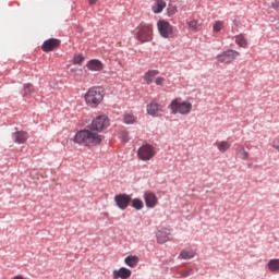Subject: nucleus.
<instances>
[{
  "mask_svg": "<svg viewBox=\"0 0 279 279\" xmlns=\"http://www.w3.org/2000/svg\"><path fill=\"white\" fill-rule=\"evenodd\" d=\"M84 62V56L82 54H75L73 58V63L74 64H82Z\"/></svg>",
  "mask_w": 279,
  "mask_h": 279,
  "instance_id": "30",
  "label": "nucleus"
},
{
  "mask_svg": "<svg viewBox=\"0 0 279 279\" xmlns=\"http://www.w3.org/2000/svg\"><path fill=\"white\" fill-rule=\"evenodd\" d=\"M157 243L163 244L171 241V231L169 229H161L157 232Z\"/></svg>",
  "mask_w": 279,
  "mask_h": 279,
  "instance_id": "13",
  "label": "nucleus"
},
{
  "mask_svg": "<svg viewBox=\"0 0 279 279\" xmlns=\"http://www.w3.org/2000/svg\"><path fill=\"white\" fill-rule=\"evenodd\" d=\"M25 89V94L27 95V93H32V90H34V86L32 84H26L24 86Z\"/></svg>",
  "mask_w": 279,
  "mask_h": 279,
  "instance_id": "32",
  "label": "nucleus"
},
{
  "mask_svg": "<svg viewBox=\"0 0 279 279\" xmlns=\"http://www.w3.org/2000/svg\"><path fill=\"white\" fill-rule=\"evenodd\" d=\"M97 1H99V0H88V3H89V5H95V3H97Z\"/></svg>",
  "mask_w": 279,
  "mask_h": 279,
  "instance_id": "35",
  "label": "nucleus"
},
{
  "mask_svg": "<svg viewBox=\"0 0 279 279\" xmlns=\"http://www.w3.org/2000/svg\"><path fill=\"white\" fill-rule=\"evenodd\" d=\"M235 43L239 47H242V49H247L248 47L247 38H245L243 34L235 36Z\"/></svg>",
  "mask_w": 279,
  "mask_h": 279,
  "instance_id": "21",
  "label": "nucleus"
},
{
  "mask_svg": "<svg viewBox=\"0 0 279 279\" xmlns=\"http://www.w3.org/2000/svg\"><path fill=\"white\" fill-rule=\"evenodd\" d=\"M60 47V40L56 38H50L44 41L41 49L43 51L49 52L53 51V49H58Z\"/></svg>",
  "mask_w": 279,
  "mask_h": 279,
  "instance_id": "12",
  "label": "nucleus"
},
{
  "mask_svg": "<svg viewBox=\"0 0 279 279\" xmlns=\"http://www.w3.org/2000/svg\"><path fill=\"white\" fill-rule=\"evenodd\" d=\"M124 263L129 267H136L138 265V257H136V256H128V257H125Z\"/></svg>",
  "mask_w": 279,
  "mask_h": 279,
  "instance_id": "22",
  "label": "nucleus"
},
{
  "mask_svg": "<svg viewBox=\"0 0 279 279\" xmlns=\"http://www.w3.org/2000/svg\"><path fill=\"white\" fill-rule=\"evenodd\" d=\"M104 101V92L101 88L92 87L85 94V102L89 108H97Z\"/></svg>",
  "mask_w": 279,
  "mask_h": 279,
  "instance_id": "2",
  "label": "nucleus"
},
{
  "mask_svg": "<svg viewBox=\"0 0 279 279\" xmlns=\"http://www.w3.org/2000/svg\"><path fill=\"white\" fill-rule=\"evenodd\" d=\"M165 8H167V2H165V0H157L155 5H153V12L155 14H160Z\"/></svg>",
  "mask_w": 279,
  "mask_h": 279,
  "instance_id": "19",
  "label": "nucleus"
},
{
  "mask_svg": "<svg viewBox=\"0 0 279 279\" xmlns=\"http://www.w3.org/2000/svg\"><path fill=\"white\" fill-rule=\"evenodd\" d=\"M130 276H132V270L125 268V267H122L118 270H113V279H128L130 278Z\"/></svg>",
  "mask_w": 279,
  "mask_h": 279,
  "instance_id": "15",
  "label": "nucleus"
},
{
  "mask_svg": "<svg viewBox=\"0 0 279 279\" xmlns=\"http://www.w3.org/2000/svg\"><path fill=\"white\" fill-rule=\"evenodd\" d=\"M187 26L190 27V29L192 32H199L202 29V26L199 25L197 20H192V21L187 22Z\"/></svg>",
  "mask_w": 279,
  "mask_h": 279,
  "instance_id": "24",
  "label": "nucleus"
},
{
  "mask_svg": "<svg viewBox=\"0 0 279 279\" xmlns=\"http://www.w3.org/2000/svg\"><path fill=\"white\" fill-rule=\"evenodd\" d=\"M241 53L236 50H227L222 52L221 54L217 56L218 62H221V64H230V62H233V60H236Z\"/></svg>",
  "mask_w": 279,
  "mask_h": 279,
  "instance_id": "6",
  "label": "nucleus"
},
{
  "mask_svg": "<svg viewBox=\"0 0 279 279\" xmlns=\"http://www.w3.org/2000/svg\"><path fill=\"white\" fill-rule=\"evenodd\" d=\"M175 12H178V10L175 9V7L170 11V14H175Z\"/></svg>",
  "mask_w": 279,
  "mask_h": 279,
  "instance_id": "36",
  "label": "nucleus"
},
{
  "mask_svg": "<svg viewBox=\"0 0 279 279\" xmlns=\"http://www.w3.org/2000/svg\"><path fill=\"white\" fill-rule=\"evenodd\" d=\"M154 156H156V148L150 144H144L137 150V158L144 162L151 160Z\"/></svg>",
  "mask_w": 279,
  "mask_h": 279,
  "instance_id": "5",
  "label": "nucleus"
},
{
  "mask_svg": "<svg viewBox=\"0 0 279 279\" xmlns=\"http://www.w3.org/2000/svg\"><path fill=\"white\" fill-rule=\"evenodd\" d=\"M119 138H121L122 143H129L130 142V133L128 131L120 132Z\"/></svg>",
  "mask_w": 279,
  "mask_h": 279,
  "instance_id": "29",
  "label": "nucleus"
},
{
  "mask_svg": "<svg viewBox=\"0 0 279 279\" xmlns=\"http://www.w3.org/2000/svg\"><path fill=\"white\" fill-rule=\"evenodd\" d=\"M179 258L191 260V258H195V251L193 248H184L181 251Z\"/></svg>",
  "mask_w": 279,
  "mask_h": 279,
  "instance_id": "17",
  "label": "nucleus"
},
{
  "mask_svg": "<svg viewBox=\"0 0 279 279\" xmlns=\"http://www.w3.org/2000/svg\"><path fill=\"white\" fill-rule=\"evenodd\" d=\"M272 147H274L275 149H278V150H279V140H275V141L272 142Z\"/></svg>",
  "mask_w": 279,
  "mask_h": 279,
  "instance_id": "33",
  "label": "nucleus"
},
{
  "mask_svg": "<svg viewBox=\"0 0 279 279\" xmlns=\"http://www.w3.org/2000/svg\"><path fill=\"white\" fill-rule=\"evenodd\" d=\"M132 208H135V210H143V202L141 198H134L132 201Z\"/></svg>",
  "mask_w": 279,
  "mask_h": 279,
  "instance_id": "27",
  "label": "nucleus"
},
{
  "mask_svg": "<svg viewBox=\"0 0 279 279\" xmlns=\"http://www.w3.org/2000/svg\"><path fill=\"white\" fill-rule=\"evenodd\" d=\"M169 108L172 114H190L193 110V104L189 101H182V98H177L171 101Z\"/></svg>",
  "mask_w": 279,
  "mask_h": 279,
  "instance_id": "3",
  "label": "nucleus"
},
{
  "mask_svg": "<svg viewBox=\"0 0 279 279\" xmlns=\"http://www.w3.org/2000/svg\"><path fill=\"white\" fill-rule=\"evenodd\" d=\"M144 202L146 204V208H156L158 206V196L153 192H146L144 194Z\"/></svg>",
  "mask_w": 279,
  "mask_h": 279,
  "instance_id": "10",
  "label": "nucleus"
},
{
  "mask_svg": "<svg viewBox=\"0 0 279 279\" xmlns=\"http://www.w3.org/2000/svg\"><path fill=\"white\" fill-rule=\"evenodd\" d=\"M154 34V26L151 24L138 26V32L136 34V39L140 43H149L151 40V36Z\"/></svg>",
  "mask_w": 279,
  "mask_h": 279,
  "instance_id": "4",
  "label": "nucleus"
},
{
  "mask_svg": "<svg viewBox=\"0 0 279 279\" xmlns=\"http://www.w3.org/2000/svg\"><path fill=\"white\" fill-rule=\"evenodd\" d=\"M155 84H156L157 86H165V77H157V78L155 80Z\"/></svg>",
  "mask_w": 279,
  "mask_h": 279,
  "instance_id": "31",
  "label": "nucleus"
},
{
  "mask_svg": "<svg viewBox=\"0 0 279 279\" xmlns=\"http://www.w3.org/2000/svg\"><path fill=\"white\" fill-rule=\"evenodd\" d=\"M222 29H223V22H221V21H216V22L214 23V26H213V32L219 33V32L222 31Z\"/></svg>",
  "mask_w": 279,
  "mask_h": 279,
  "instance_id": "28",
  "label": "nucleus"
},
{
  "mask_svg": "<svg viewBox=\"0 0 279 279\" xmlns=\"http://www.w3.org/2000/svg\"><path fill=\"white\" fill-rule=\"evenodd\" d=\"M77 32L82 33V32H83V29H82V28H77Z\"/></svg>",
  "mask_w": 279,
  "mask_h": 279,
  "instance_id": "37",
  "label": "nucleus"
},
{
  "mask_svg": "<svg viewBox=\"0 0 279 279\" xmlns=\"http://www.w3.org/2000/svg\"><path fill=\"white\" fill-rule=\"evenodd\" d=\"M114 202L118 208H120V210H125V208L130 206V202H132V197H130V195H126V194H119L114 196Z\"/></svg>",
  "mask_w": 279,
  "mask_h": 279,
  "instance_id": "9",
  "label": "nucleus"
},
{
  "mask_svg": "<svg viewBox=\"0 0 279 279\" xmlns=\"http://www.w3.org/2000/svg\"><path fill=\"white\" fill-rule=\"evenodd\" d=\"M268 269L272 272H279V259H270L268 262Z\"/></svg>",
  "mask_w": 279,
  "mask_h": 279,
  "instance_id": "23",
  "label": "nucleus"
},
{
  "mask_svg": "<svg viewBox=\"0 0 279 279\" xmlns=\"http://www.w3.org/2000/svg\"><path fill=\"white\" fill-rule=\"evenodd\" d=\"M158 32L162 38H169L173 34V26L165 20L157 23Z\"/></svg>",
  "mask_w": 279,
  "mask_h": 279,
  "instance_id": "8",
  "label": "nucleus"
},
{
  "mask_svg": "<svg viewBox=\"0 0 279 279\" xmlns=\"http://www.w3.org/2000/svg\"><path fill=\"white\" fill-rule=\"evenodd\" d=\"M110 125V121L108 120V117L106 116H98L93 122H92V130L95 132H104L106 128Z\"/></svg>",
  "mask_w": 279,
  "mask_h": 279,
  "instance_id": "7",
  "label": "nucleus"
},
{
  "mask_svg": "<svg viewBox=\"0 0 279 279\" xmlns=\"http://www.w3.org/2000/svg\"><path fill=\"white\" fill-rule=\"evenodd\" d=\"M12 138L17 145H25L27 138H29V133H27V131H17L12 134Z\"/></svg>",
  "mask_w": 279,
  "mask_h": 279,
  "instance_id": "11",
  "label": "nucleus"
},
{
  "mask_svg": "<svg viewBox=\"0 0 279 279\" xmlns=\"http://www.w3.org/2000/svg\"><path fill=\"white\" fill-rule=\"evenodd\" d=\"M216 146L221 151V154H226V151H228V149H230L231 145L228 142L222 141V142L217 143Z\"/></svg>",
  "mask_w": 279,
  "mask_h": 279,
  "instance_id": "25",
  "label": "nucleus"
},
{
  "mask_svg": "<svg viewBox=\"0 0 279 279\" xmlns=\"http://www.w3.org/2000/svg\"><path fill=\"white\" fill-rule=\"evenodd\" d=\"M146 110L150 117H160L162 114V106L158 105V102H150L147 105Z\"/></svg>",
  "mask_w": 279,
  "mask_h": 279,
  "instance_id": "14",
  "label": "nucleus"
},
{
  "mask_svg": "<svg viewBox=\"0 0 279 279\" xmlns=\"http://www.w3.org/2000/svg\"><path fill=\"white\" fill-rule=\"evenodd\" d=\"M235 153L236 156H239V158H241L242 160H247V158H250V153L245 150L244 146L238 145V147L235 148Z\"/></svg>",
  "mask_w": 279,
  "mask_h": 279,
  "instance_id": "20",
  "label": "nucleus"
},
{
  "mask_svg": "<svg viewBox=\"0 0 279 279\" xmlns=\"http://www.w3.org/2000/svg\"><path fill=\"white\" fill-rule=\"evenodd\" d=\"M86 66L89 71H102L104 63L97 59H93L87 62Z\"/></svg>",
  "mask_w": 279,
  "mask_h": 279,
  "instance_id": "16",
  "label": "nucleus"
},
{
  "mask_svg": "<svg viewBox=\"0 0 279 279\" xmlns=\"http://www.w3.org/2000/svg\"><path fill=\"white\" fill-rule=\"evenodd\" d=\"M124 123H126V125H132V123H136V117H134V114L132 113L124 114Z\"/></svg>",
  "mask_w": 279,
  "mask_h": 279,
  "instance_id": "26",
  "label": "nucleus"
},
{
  "mask_svg": "<svg viewBox=\"0 0 279 279\" xmlns=\"http://www.w3.org/2000/svg\"><path fill=\"white\" fill-rule=\"evenodd\" d=\"M182 278H187V276H191V270H184L182 274H181Z\"/></svg>",
  "mask_w": 279,
  "mask_h": 279,
  "instance_id": "34",
  "label": "nucleus"
},
{
  "mask_svg": "<svg viewBox=\"0 0 279 279\" xmlns=\"http://www.w3.org/2000/svg\"><path fill=\"white\" fill-rule=\"evenodd\" d=\"M104 141V137L99 135L95 130H82L78 131L74 137V142L85 147H95Z\"/></svg>",
  "mask_w": 279,
  "mask_h": 279,
  "instance_id": "1",
  "label": "nucleus"
},
{
  "mask_svg": "<svg viewBox=\"0 0 279 279\" xmlns=\"http://www.w3.org/2000/svg\"><path fill=\"white\" fill-rule=\"evenodd\" d=\"M158 70H149L148 72H146L144 74V81L146 82V84H151V82H154V80H156V76L158 75Z\"/></svg>",
  "mask_w": 279,
  "mask_h": 279,
  "instance_id": "18",
  "label": "nucleus"
}]
</instances>
